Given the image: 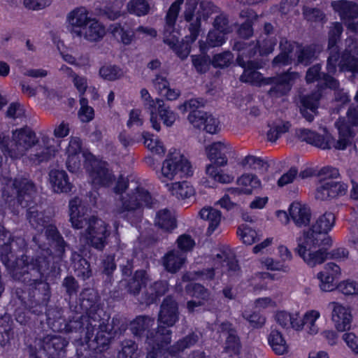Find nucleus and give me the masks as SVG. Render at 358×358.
I'll return each mask as SVG.
<instances>
[{
    "instance_id": "6e6552de",
    "label": "nucleus",
    "mask_w": 358,
    "mask_h": 358,
    "mask_svg": "<svg viewBox=\"0 0 358 358\" xmlns=\"http://www.w3.org/2000/svg\"><path fill=\"white\" fill-rule=\"evenodd\" d=\"M38 142L35 132L28 127H24L13 130L10 137L1 142L0 148L6 157L16 160L26 156Z\"/></svg>"
},
{
    "instance_id": "f3484780",
    "label": "nucleus",
    "mask_w": 358,
    "mask_h": 358,
    "mask_svg": "<svg viewBox=\"0 0 358 358\" xmlns=\"http://www.w3.org/2000/svg\"><path fill=\"white\" fill-rule=\"evenodd\" d=\"M87 171L90 179L95 186H108L114 180V176L105 162L93 159Z\"/></svg>"
},
{
    "instance_id": "052dcab7",
    "label": "nucleus",
    "mask_w": 358,
    "mask_h": 358,
    "mask_svg": "<svg viewBox=\"0 0 358 358\" xmlns=\"http://www.w3.org/2000/svg\"><path fill=\"white\" fill-rule=\"evenodd\" d=\"M167 290V283L166 282H157L149 288L150 296L145 301V303H152L158 296L164 294Z\"/></svg>"
},
{
    "instance_id": "39448f33",
    "label": "nucleus",
    "mask_w": 358,
    "mask_h": 358,
    "mask_svg": "<svg viewBox=\"0 0 358 358\" xmlns=\"http://www.w3.org/2000/svg\"><path fill=\"white\" fill-rule=\"evenodd\" d=\"M250 59L248 56L245 55V52H240L237 57V62L244 69V71L240 78L241 80L259 86L274 82L275 86L270 90V94L272 96L285 94L290 90L292 81L299 77L297 73H286L277 78H264L257 71L262 66L255 63Z\"/></svg>"
},
{
    "instance_id": "e2e57ef3",
    "label": "nucleus",
    "mask_w": 358,
    "mask_h": 358,
    "mask_svg": "<svg viewBox=\"0 0 358 358\" xmlns=\"http://www.w3.org/2000/svg\"><path fill=\"white\" fill-rule=\"evenodd\" d=\"M137 357V345L131 341L124 342L122 351L118 354V358H136Z\"/></svg>"
},
{
    "instance_id": "5701e85b",
    "label": "nucleus",
    "mask_w": 358,
    "mask_h": 358,
    "mask_svg": "<svg viewBox=\"0 0 358 358\" xmlns=\"http://www.w3.org/2000/svg\"><path fill=\"white\" fill-rule=\"evenodd\" d=\"M321 318V312L317 309H308L303 315H299V323L301 324L298 331L305 329L309 336H315L320 333V327L319 320Z\"/></svg>"
},
{
    "instance_id": "09e8293b",
    "label": "nucleus",
    "mask_w": 358,
    "mask_h": 358,
    "mask_svg": "<svg viewBox=\"0 0 358 358\" xmlns=\"http://www.w3.org/2000/svg\"><path fill=\"white\" fill-rule=\"evenodd\" d=\"M99 74L104 80L114 81L123 77L124 72L117 66L104 65L100 68Z\"/></svg>"
},
{
    "instance_id": "c85d7f7f",
    "label": "nucleus",
    "mask_w": 358,
    "mask_h": 358,
    "mask_svg": "<svg viewBox=\"0 0 358 358\" xmlns=\"http://www.w3.org/2000/svg\"><path fill=\"white\" fill-rule=\"evenodd\" d=\"M49 180L52 190L57 193L69 192L72 189L67 173L64 170L53 169L49 173Z\"/></svg>"
},
{
    "instance_id": "b1692460",
    "label": "nucleus",
    "mask_w": 358,
    "mask_h": 358,
    "mask_svg": "<svg viewBox=\"0 0 358 358\" xmlns=\"http://www.w3.org/2000/svg\"><path fill=\"white\" fill-rule=\"evenodd\" d=\"M105 34V27L96 19L92 17L74 38H83L90 42H96L102 39Z\"/></svg>"
},
{
    "instance_id": "a19ab883",
    "label": "nucleus",
    "mask_w": 358,
    "mask_h": 358,
    "mask_svg": "<svg viewBox=\"0 0 358 358\" xmlns=\"http://www.w3.org/2000/svg\"><path fill=\"white\" fill-rule=\"evenodd\" d=\"M157 103L156 111L157 113V122L160 124L159 121V117L164 125L171 127L178 117L177 114L171 110L169 106H166L163 100L157 99Z\"/></svg>"
},
{
    "instance_id": "7c9ffc66",
    "label": "nucleus",
    "mask_w": 358,
    "mask_h": 358,
    "mask_svg": "<svg viewBox=\"0 0 358 358\" xmlns=\"http://www.w3.org/2000/svg\"><path fill=\"white\" fill-rule=\"evenodd\" d=\"M178 180L164 185L171 195L178 199H189L194 195V189L187 181Z\"/></svg>"
},
{
    "instance_id": "a878e982",
    "label": "nucleus",
    "mask_w": 358,
    "mask_h": 358,
    "mask_svg": "<svg viewBox=\"0 0 358 358\" xmlns=\"http://www.w3.org/2000/svg\"><path fill=\"white\" fill-rule=\"evenodd\" d=\"M289 216L296 227H303L310 224L311 212L306 204L295 201L289 206Z\"/></svg>"
},
{
    "instance_id": "c03bdc74",
    "label": "nucleus",
    "mask_w": 358,
    "mask_h": 358,
    "mask_svg": "<svg viewBox=\"0 0 358 358\" xmlns=\"http://www.w3.org/2000/svg\"><path fill=\"white\" fill-rule=\"evenodd\" d=\"M290 124L288 122L278 120L272 123L267 133V138L271 142H275L283 134L289 129Z\"/></svg>"
},
{
    "instance_id": "cd10ccee",
    "label": "nucleus",
    "mask_w": 358,
    "mask_h": 358,
    "mask_svg": "<svg viewBox=\"0 0 358 358\" xmlns=\"http://www.w3.org/2000/svg\"><path fill=\"white\" fill-rule=\"evenodd\" d=\"M199 216L205 222L206 234L208 236L212 235L219 229L222 220L221 212L210 206L201 208L199 213Z\"/></svg>"
},
{
    "instance_id": "e433bc0d",
    "label": "nucleus",
    "mask_w": 358,
    "mask_h": 358,
    "mask_svg": "<svg viewBox=\"0 0 358 358\" xmlns=\"http://www.w3.org/2000/svg\"><path fill=\"white\" fill-rule=\"evenodd\" d=\"M186 260L183 252L172 250L168 252L163 258V265L166 271L176 273L180 270Z\"/></svg>"
},
{
    "instance_id": "f704fd0d",
    "label": "nucleus",
    "mask_w": 358,
    "mask_h": 358,
    "mask_svg": "<svg viewBox=\"0 0 358 358\" xmlns=\"http://www.w3.org/2000/svg\"><path fill=\"white\" fill-rule=\"evenodd\" d=\"M221 331L227 336L224 344L225 351L230 355H236L240 350V341L229 322H223L220 327Z\"/></svg>"
},
{
    "instance_id": "4468645a",
    "label": "nucleus",
    "mask_w": 358,
    "mask_h": 358,
    "mask_svg": "<svg viewBox=\"0 0 358 358\" xmlns=\"http://www.w3.org/2000/svg\"><path fill=\"white\" fill-rule=\"evenodd\" d=\"M328 308L331 310V320L337 331H345L350 328L352 314L349 306L331 301L329 303Z\"/></svg>"
},
{
    "instance_id": "a18cd8bd",
    "label": "nucleus",
    "mask_w": 358,
    "mask_h": 358,
    "mask_svg": "<svg viewBox=\"0 0 358 358\" xmlns=\"http://www.w3.org/2000/svg\"><path fill=\"white\" fill-rule=\"evenodd\" d=\"M142 136L143 144L149 150L159 155L164 154L165 148L162 142L157 137L148 132H143Z\"/></svg>"
},
{
    "instance_id": "69168bd1",
    "label": "nucleus",
    "mask_w": 358,
    "mask_h": 358,
    "mask_svg": "<svg viewBox=\"0 0 358 358\" xmlns=\"http://www.w3.org/2000/svg\"><path fill=\"white\" fill-rule=\"evenodd\" d=\"M224 32L218 30L209 31L207 36V43L209 47H217L222 45L225 42Z\"/></svg>"
},
{
    "instance_id": "aec40b11",
    "label": "nucleus",
    "mask_w": 358,
    "mask_h": 358,
    "mask_svg": "<svg viewBox=\"0 0 358 358\" xmlns=\"http://www.w3.org/2000/svg\"><path fill=\"white\" fill-rule=\"evenodd\" d=\"M91 18L89 10L84 6L76 7L68 13L66 23L73 37L79 33Z\"/></svg>"
},
{
    "instance_id": "4be33fe9",
    "label": "nucleus",
    "mask_w": 358,
    "mask_h": 358,
    "mask_svg": "<svg viewBox=\"0 0 358 358\" xmlns=\"http://www.w3.org/2000/svg\"><path fill=\"white\" fill-rule=\"evenodd\" d=\"M340 273L341 271L338 266L332 262L327 264L323 270L317 274L320 290L322 292H331L336 288L334 281L339 276Z\"/></svg>"
},
{
    "instance_id": "9b49d317",
    "label": "nucleus",
    "mask_w": 358,
    "mask_h": 358,
    "mask_svg": "<svg viewBox=\"0 0 358 358\" xmlns=\"http://www.w3.org/2000/svg\"><path fill=\"white\" fill-rule=\"evenodd\" d=\"M213 255L216 256V258L209 260L212 266L198 273V276L194 278L212 280L214 276L219 275L220 273L227 271L229 275H232L238 270L237 262L231 259L229 251H222Z\"/></svg>"
},
{
    "instance_id": "4c0bfd02",
    "label": "nucleus",
    "mask_w": 358,
    "mask_h": 358,
    "mask_svg": "<svg viewBox=\"0 0 358 358\" xmlns=\"http://www.w3.org/2000/svg\"><path fill=\"white\" fill-rule=\"evenodd\" d=\"M268 342L276 355H283L289 352V344L279 330L273 329L271 331L268 336Z\"/></svg>"
},
{
    "instance_id": "4d7b16f0",
    "label": "nucleus",
    "mask_w": 358,
    "mask_h": 358,
    "mask_svg": "<svg viewBox=\"0 0 358 358\" xmlns=\"http://www.w3.org/2000/svg\"><path fill=\"white\" fill-rule=\"evenodd\" d=\"M122 3L114 2L108 4L103 9V15L110 20H115L123 15L124 12L122 11Z\"/></svg>"
},
{
    "instance_id": "603ef678",
    "label": "nucleus",
    "mask_w": 358,
    "mask_h": 358,
    "mask_svg": "<svg viewBox=\"0 0 358 358\" xmlns=\"http://www.w3.org/2000/svg\"><path fill=\"white\" fill-rule=\"evenodd\" d=\"M240 165L244 169H251L257 171H266L268 164L260 157L248 155L241 159Z\"/></svg>"
},
{
    "instance_id": "423d86ee",
    "label": "nucleus",
    "mask_w": 358,
    "mask_h": 358,
    "mask_svg": "<svg viewBox=\"0 0 358 358\" xmlns=\"http://www.w3.org/2000/svg\"><path fill=\"white\" fill-rule=\"evenodd\" d=\"M179 319L178 303L171 297L163 301L158 316L156 331H148L146 336L147 348L155 349L157 346L160 352L171 342L172 331L168 327H173Z\"/></svg>"
},
{
    "instance_id": "338daca9",
    "label": "nucleus",
    "mask_w": 358,
    "mask_h": 358,
    "mask_svg": "<svg viewBox=\"0 0 358 358\" xmlns=\"http://www.w3.org/2000/svg\"><path fill=\"white\" fill-rule=\"evenodd\" d=\"M233 57L229 52L217 54L211 61L214 67L224 68L228 66L231 62Z\"/></svg>"
},
{
    "instance_id": "72a5a7b5",
    "label": "nucleus",
    "mask_w": 358,
    "mask_h": 358,
    "mask_svg": "<svg viewBox=\"0 0 358 358\" xmlns=\"http://www.w3.org/2000/svg\"><path fill=\"white\" fill-rule=\"evenodd\" d=\"M275 322L284 329H292L298 331L301 324L299 323V312H288L286 310H278L275 313Z\"/></svg>"
},
{
    "instance_id": "2eb2a0df",
    "label": "nucleus",
    "mask_w": 358,
    "mask_h": 358,
    "mask_svg": "<svg viewBox=\"0 0 358 358\" xmlns=\"http://www.w3.org/2000/svg\"><path fill=\"white\" fill-rule=\"evenodd\" d=\"M208 159L217 166H225L228 164V158L234 152L231 145L226 141L211 143L206 147Z\"/></svg>"
},
{
    "instance_id": "20e7f679",
    "label": "nucleus",
    "mask_w": 358,
    "mask_h": 358,
    "mask_svg": "<svg viewBox=\"0 0 358 358\" xmlns=\"http://www.w3.org/2000/svg\"><path fill=\"white\" fill-rule=\"evenodd\" d=\"M343 31L340 23L333 24L329 31V49L330 51L327 59V71L328 74L334 75L337 71L358 72V48L356 44L349 45L341 55L338 51L337 41Z\"/></svg>"
},
{
    "instance_id": "c756f323",
    "label": "nucleus",
    "mask_w": 358,
    "mask_h": 358,
    "mask_svg": "<svg viewBox=\"0 0 358 358\" xmlns=\"http://www.w3.org/2000/svg\"><path fill=\"white\" fill-rule=\"evenodd\" d=\"M6 188L8 189L12 188V195L16 194L22 205H23L22 200H25L26 196L31 197L35 192L33 184L26 178L9 180L6 184Z\"/></svg>"
},
{
    "instance_id": "6ab92c4d",
    "label": "nucleus",
    "mask_w": 358,
    "mask_h": 358,
    "mask_svg": "<svg viewBox=\"0 0 358 358\" xmlns=\"http://www.w3.org/2000/svg\"><path fill=\"white\" fill-rule=\"evenodd\" d=\"M59 149V142L55 141L53 138L43 136L34 153L30 155L29 159L34 163L39 164L55 157Z\"/></svg>"
},
{
    "instance_id": "ea45409f",
    "label": "nucleus",
    "mask_w": 358,
    "mask_h": 358,
    "mask_svg": "<svg viewBox=\"0 0 358 358\" xmlns=\"http://www.w3.org/2000/svg\"><path fill=\"white\" fill-rule=\"evenodd\" d=\"M141 98L144 104L148 106L150 110V122L152 127L159 131L161 129V124L157 122V99H152L147 89L143 88L140 91Z\"/></svg>"
},
{
    "instance_id": "5fc2aeb1",
    "label": "nucleus",
    "mask_w": 358,
    "mask_h": 358,
    "mask_svg": "<svg viewBox=\"0 0 358 358\" xmlns=\"http://www.w3.org/2000/svg\"><path fill=\"white\" fill-rule=\"evenodd\" d=\"M80 108L78 115L82 122H89L94 117V110L92 107L88 105V101L84 97L80 99Z\"/></svg>"
},
{
    "instance_id": "412c9836",
    "label": "nucleus",
    "mask_w": 358,
    "mask_h": 358,
    "mask_svg": "<svg viewBox=\"0 0 358 358\" xmlns=\"http://www.w3.org/2000/svg\"><path fill=\"white\" fill-rule=\"evenodd\" d=\"M276 43L275 40L268 36L258 41L256 43H244L245 47H241V43L235 45L236 48L240 52H245V55L249 58L254 57L256 53V49L258 48L259 55L262 56L267 55L271 53Z\"/></svg>"
},
{
    "instance_id": "ddd939ff",
    "label": "nucleus",
    "mask_w": 358,
    "mask_h": 358,
    "mask_svg": "<svg viewBox=\"0 0 358 358\" xmlns=\"http://www.w3.org/2000/svg\"><path fill=\"white\" fill-rule=\"evenodd\" d=\"M197 341V336L192 334L178 341L168 349H166L167 346H165L161 352L157 346H155L154 350L147 348L148 355L146 358H167L168 355L178 357L181 352L194 345Z\"/></svg>"
},
{
    "instance_id": "79ce46f5",
    "label": "nucleus",
    "mask_w": 358,
    "mask_h": 358,
    "mask_svg": "<svg viewBox=\"0 0 358 358\" xmlns=\"http://www.w3.org/2000/svg\"><path fill=\"white\" fill-rule=\"evenodd\" d=\"M206 173L210 178L222 184H230L234 180L233 174L219 169L217 166L213 164L206 166Z\"/></svg>"
},
{
    "instance_id": "9d476101",
    "label": "nucleus",
    "mask_w": 358,
    "mask_h": 358,
    "mask_svg": "<svg viewBox=\"0 0 358 358\" xmlns=\"http://www.w3.org/2000/svg\"><path fill=\"white\" fill-rule=\"evenodd\" d=\"M280 47L281 52L273 59L274 65H288L296 59L298 64L307 65L315 55L313 48H303L286 40L280 41Z\"/></svg>"
},
{
    "instance_id": "49530a36",
    "label": "nucleus",
    "mask_w": 358,
    "mask_h": 358,
    "mask_svg": "<svg viewBox=\"0 0 358 358\" xmlns=\"http://www.w3.org/2000/svg\"><path fill=\"white\" fill-rule=\"evenodd\" d=\"M155 223L160 228L166 231L172 230L176 226L174 216L166 209L162 210L157 213Z\"/></svg>"
},
{
    "instance_id": "bb28decb",
    "label": "nucleus",
    "mask_w": 358,
    "mask_h": 358,
    "mask_svg": "<svg viewBox=\"0 0 358 358\" xmlns=\"http://www.w3.org/2000/svg\"><path fill=\"white\" fill-rule=\"evenodd\" d=\"M69 217L73 227L81 229L87 224L88 220L86 217L87 209L82 204L81 200L76 197L69 201Z\"/></svg>"
},
{
    "instance_id": "3c124183",
    "label": "nucleus",
    "mask_w": 358,
    "mask_h": 358,
    "mask_svg": "<svg viewBox=\"0 0 358 358\" xmlns=\"http://www.w3.org/2000/svg\"><path fill=\"white\" fill-rule=\"evenodd\" d=\"M237 234L245 245H250L259 239L257 231L246 224L238 227Z\"/></svg>"
},
{
    "instance_id": "f03ea898",
    "label": "nucleus",
    "mask_w": 358,
    "mask_h": 358,
    "mask_svg": "<svg viewBox=\"0 0 358 358\" xmlns=\"http://www.w3.org/2000/svg\"><path fill=\"white\" fill-rule=\"evenodd\" d=\"M335 223L332 213H325L320 216L312 228L303 231L296 238V252L310 266L322 264L327 258V248L331 245V237L327 234Z\"/></svg>"
},
{
    "instance_id": "774afa93",
    "label": "nucleus",
    "mask_w": 358,
    "mask_h": 358,
    "mask_svg": "<svg viewBox=\"0 0 358 358\" xmlns=\"http://www.w3.org/2000/svg\"><path fill=\"white\" fill-rule=\"evenodd\" d=\"M87 153L82 150L81 141L78 137H71L69 145L66 148V156Z\"/></svg>"
},
{
    "instance_id": "dca6fc26",
    "label": "nucleus",
    "mask_w": 358,
    "mask_h": 358,
    "mask_svg": "<svg viewBox=\"0 0 358 358\" xmlns=\"http://www.w3.org/2000/svg\"><path fill=\"white\" fill-rule=\"evenodd\" d=\"M151 203V196L143 187H136L135 192L123 197L120 203L117 204L115 212L118 214L124 210H134L139 207L148 206Z\"/></svg>"
},
{
    "instance_id": "473e14b6",
    "label": "nucleus",
    "mask_w": 358,
    "mask_h": 358,
    "mask_svg": "<svg viewBox=\"0 0 358 358\" xmlns=\"http://www.w3.org/2000/svg\"><path fill=\"white\" fill-rule=\"evenodd\" d=\"M331 6L334 10L338 13L346 24L350 22L351 19L358 17V5L350 1L341 0L333 1Z\"/></svg>"
},
{
    "instance_id": "58836bf2",
    "label": "nucleus",
    "mask_w": 358,
    "mask_h": 358,
    "mask_svg": "<svg viewBox=\"0 0 358 358\" xmlns=\"http://www.w3.org/2000/svg\"><path fill=\"white\" fill-rule=\"evenodd\" d=\"M94 157L90 153L66 156V166L69 171L76 173L80 169L83 165L86 169H88Z\"/></svg>"
},
{
    "instance_id": "2f4dec72",
    "label": "nucleus",
    "mask_w": 358,
    "mask_h": 358,
    "mask_svg": "<svg viewBox=\"0 0 358 358\" xmlns=\"http://www.w3.org/2000/svg\"><path fill=\"white\" fill-rule=\"evenodd\" d=\"M331 6L334 10L338 13L346 24L350 22L351 19L358 17V5L350 1L341 0L333 1Z\"/></svg>"
},
{
    "instance_id": "6e6d98bb",
    "label": "nucleus",
    "mask_w": 358,
    "mask_h": 358,
    "mask_svg": "<svg viewBox=\"0 0 358 358\" xmlns=\"http://www.w3.org/2000/svg\"><path fill=\"white\" fill-rule=\"evenodd\" d=\"M192 61L196 71L200 73L207 72L210 69V64H212L210 57L204 55H192Z\"/></svg>"
},
{
    "instance_id": "7ed1b4c3",
    "label": "nucleus",
    "mask_w": 358,
    "mask_h": 358,
    "mask_svg": "<svg viewBox=\"0 0 358 358\" xmlns=\"http://www.w3.org/2000/svg\"><path fill=\"white\" fill-rule=\"evenodd\" d=\"M335 126L338 131L337 141L328 132L321 136L308 129L300 130L299 136L302 141L321 149L345 150L350 144L354 136L353 128L358 127V106L350 107L347 112L346 120L339 119Z\"/></svg>"
},
{
    "instance_id": "680f3d73",
    "label": "nucleus",
    "mask_w": 358,
    "mask_h": 358,
    "mask_svg": "<svg viewBox=\"0 0 358 358\" xmlns=\"http://www.w3.org/2000/svg\"><path fill=\"white\" fill-rule=\"evenodd\" d=\"M208 114L202 110L192 111L188 115V120L194 127H203Z\"/></svg>"
},
{
    "instance_id": "37998d69",
    "label": "nucleus",
    "mask_w": 358,
    "mask_h": 358,
    "mask_svg": "<svg viewBox=\"0 0 358 358\" xmlns=\"http://www.w3.org/2000/svg\"><path fill=\"white\" fill-rule=\"evenodd\" d=\"M108 29L110 33L124 45L131 44L134 39V34L128 29H125L119 23L110 25Z\"/></svg>"
},
{
    "instance_id": "a211bd4d",
    "label": "nucleus",
    "mask_w": 358,
    "mask_h": 358,
    "mask_svg": "<svg viewBox=\"0 0 358 358\" xmlns=\"http://www.w3.org/2000/svg\"><path fill=\"white\" fill-rule=\"evenodd\" d=\"M236 183V187H229L227 189L231 195H250L262 187L260 179L256 175L249 173H243L238 177Z\"/></svg>"
},
{
    "instance_id": "0eeeda50",
    "label": "nucleus",
    "mask_w": 358,
    "mask_h": 358,
    "mask_svg": "<svg viewBox=\"0 0 358 358\" xmlns=\"http://www.w3.org/2000/svg\"><path fill=\"white\" fill-rule=\"evenodd\" d=\"M193 174L189 160L179 150L172 148L163 161L158 178L164 185Z\"/></svg>"
},
{
    "instance_id": "864d4df0",
    "label": "nucleus",
    "mask_w": 358,
    "mask_h": 358,
    "mask_svg": "<svg viewBox=\"0 0 358 358\" xmlns=\"http://www.w3.org/2000/svg\"><path fill=\"white\" fill-rule=\"evenodd\" d=\"M127 11L136 16H143L148 13L150 6L146 0H130L127 4Z\"/></svg>"
},
{
    "instance_id": "bf43d9fd",
    "label": "nucleus",
    "mask_w": 358,
    "mask_h": 358,
    "mask_svg": "<svg viewBox=\"0 0 358 358\" xmlns=\"http://www.w3.org/2000/svg\"><path fill=\"white\" fill-rule=\"evenodd\" d=\"M77 258L78 259L73 265L76 275L83 279L88 278L91 275L90 264L85 259L80 258L79 255H77Z\"/></svg>"
},
{
    "instance_id": "13d9d810",
    "label": "nucleus",
    "mask_w": 358,
    "mask_h": 358,
    "mask_svg": "<svg viewBox=\"0 0 358 358\" xmlns=\"http://www.w3.org/2000/svg\"><path fill=\"white\" fill-rule=\"evenodd\" d=\"M148 280L147 273L143 271H136L132 282L129 285V289L134 294L139 292L142 285H145Z\"/></svg>"
},
{
    "instance_id": "393cba45",
    "label": "nucleus",
    "mask_w": 358,
    "mask_h": 358,
    "mask_svg": "<svg viewBox=\"0 0 358 358\" xmlns=\"http://www.w3.org/2000/svg\"><path fill=\"white\" fill-rule=\"evenodd\" d=\"M186 292L194 299L190 300L187 303V308L189 312H194L198 308L204 305L205 301L208 299L209 293L202 285L195 283H189L186 286Z\"/></svg>"
},
{
    "instance_id": "de8ad7c7",
    "label": "nucleus",
    "mask_w": 358,
    "mask_h": 358,
    "mask_svg": "<svg viewBox=\"0 0 358 358\" xmlns=\"http://www.w3.org/2000/svg\"><path fill=\"white\" fill-rule=\"evenodd\" d=\"M336 289L345 296L358 299V281L355 280H341L336 285Z\"/></svg>"
},
{
    "instance_id": "f257e3e1",
    "label": "nucleus",
    "mask_w": 358,
    "mask_h": 358,
    "mask_svg": "<svg viewBox=\"0 0 358 358\" xmlns=\"http://www.w3.org/2000/svg\"><path fill=\"white\" fill-rule=\"evenodd\" d=\"M183 3L184 0H176L171 5L166 15L164 37V41L182 59L186 58L189 54V45L197 39L201 31L202 22L206 21L210 15L206 6L201 3L195 17H194L198 3L197 0H186L183 16L185 20L189 22V34L185 36L183 43L181 45L179 41L180 34L174 29L173 26Z\"/></svg>"
},
{
    "instance_id": "8fccbe9b",
    "label": "nucleus",
    "mask_w": 358,
    "mask_h": 358,
    "mask_svg": "<svg viewBox=\"0 0 358 358\" xmlns=\"http://www.w3.org/2000/svg\"><path fill=\"white\" fill-rule=\"evenodd\" d=\"M154 319L147 316H139L131 323V329L134 334L141 336L143 333L153 326Z\"/></svg>"
},
{
    "instance_id": "f8f14e48",
    "label": "nucleus",
    "mask_w": 358,
    "mask_h": 358,
    "mask_svg": "<svg viewBox=\"0 0 358 358\" xmlns=\"http://www.w3.org/2000/svg\"><path fill=\"white\" fill-rule=\"evenodd\" d=\"M87 225L82 238L95 248L102 250L110 234L108 225L102 220L94 217L88 220Z\"/></svg>"
},
{
    "instance_id": "0e129e2a",
    "label": "nucleus",
    "mask_w": 358,
    "mask_h": 358,
    "mask_svg": "<svg viewBox=\"0 0 358 358\" xmlns=\"http://www.w3.org/2000/svg\"><path fill=\"white\" fill-rule=\"evenodd\" d=\"M205 101L203 99H192L178 106V110L182 113L189 111V113L194 110H199V108L204 106Z\"/></svg>"
},
{
    "instance_id": "c9c22d12",
    "label": "nucleus",
    "mask_w": 358,
    "mask_h": 358,
    "mask_svg": "<svg viewBox=\"0 0 358 358\" xmlns=\"http://www.w3.org/2000/svg\"><path fill=\"white\" fill-rule=\"evenodd\" d=\"M320 94L315 93L301 99L300 110L302 115L308 121H313L318 107Z\"/></svg>"
},
{
    "instance_id": "1a4fd4ad",
    "label": "nucleus",
    "mask_w": 358,
    "mask_h": 358,
    "mask_svg": "<svg viewBox=\"0 0 358 358\" xmlns=\"http://www.w3.org/2000/svg\"><path fill=\"white\" fill-rule=\"evenodd\" d=\"M320 182L315 193L317 200H327L338 195L344 194L348 189V185L336 180L339 176L338 170L333 167H324L319 173Z\"/></svg>"
}]
</instances>
